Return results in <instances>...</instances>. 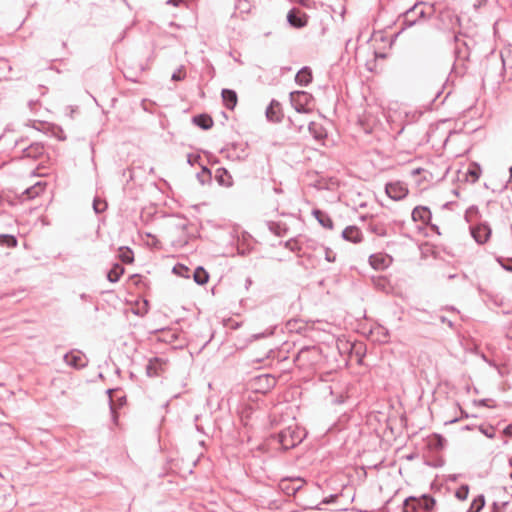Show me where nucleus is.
<instances>
[{"instance_id":"obj_1","label":"nucleus","mask_w":512,"mask_h":512,"mask_svg":"<svg viewBox=\"0 0 512 512\" xmlns=\"http://www.w3.org/2000/svg\"><path fill=\"white\" fill-rule=\"evenodd\" d=\"M399 137H404L411 146L417 147L429 141V129L427 124L423 122L400 124L394 139Z\"/></svg>"},{"instance_id":"obj_2","label":"nucleus","mask_w":512,"mask_h":512,"mask_svg":"<svg viewBox=\"0 0 512 512\" xmlns=\"http://www.w3.org/2000/svg\"><path fill=\"white\" fill-rule=\"evenodd\" d=\"M427 4L425 2H417L411 8L406 10L401 15L402 29L412 27L422 21L429 19L436 13L434 4L428 6L429 11L426 10Z\"/></svg>"},{"instance_id":"obj_3","label":"nucleus","mask_w":512,"mask_h":512,"mask_svg":"<svg viewBox=\"0 0 512 512\" xmlns=\"http://www.w3.org/2000/svg\"><path fill=\"white\" fill-rule=\"evenodd\" d=\"M436 29L443 32H453L455 29H461L462 20L455 9L445 6L436 13Z\"/></svg>"},{"instance_id":"obj_4","label":"nucleus","mask_w":512,"mask_h":512,"mask_svg":"<svg viewBox=\"0 0 512 512\" xmlns=\"http://www.w3.org/2000/svg\"><path fill=\"white\" fill-rule=\"evenodd\" d=\"M15 148L21 151L22 159L41 160L47 156L46 147L42 142L27 144V139L21 138L15 142Z\"/></svg>"},{"instance_id":"obj_5","label":"nucleus","mask_w":512,"mask_h":512,"mask_svg":"<svg viewBox=\"0 0 512 512\" xmlns=\"http://www.w3.org/2000/svg\"><path fill=\"white\" fill-rule=\"evenodd\" d=\"M193 229L194 225L190 223L187 218L183 217L182 221L175 226L177 235L172 239V245L177 248L186 246L193 236V232L191 231Z\"/></svg>"},{"instance_id":"obj_6","label":"nucleus","mask_w":512,"mask_h":512,"mask_svg":"<svg viewBox=\"0 0 512 512\" xmlns=\"http://www.w3.org/2000/svg\"><path fill=\"white\" fill-rule=\"evenodd\" d=\"M465 49L454 48L455 61L452 67V72L459 77H463L468 71L467 62L469 61V47L466 42H462Z\"/></svg>"},{"instance_id":"obj_7","label":"nucleus","mask_w":512,"mask_h":512,"mask_svg":"<svg viewBox=\"0 0 512 512\" xmlns=\"http://www.w3.org/2000/svg\"><path fill=\"white\" fill-rule=\"evenodd\" d=\"M304 437L303 430L298 427H288L279 434V443L284 450L291 449L299 444Z\"/></svg>"},{"instance_id":"obj_8","label":"nucleus","mask_w":512,"mask_h":512,"mask_svg":"<svg viewBox=\"0 0 512 512\" xmlns=\"http://www.w3.org/2000/svg\"><path fill=\"white\" fill-rule=\"evenodd\" d=\"M434 505L435 500L428 496L409 498L404 503L403 512H418L419 509L430 511Z\"/></svg>"},{"instance_id":"obj_9","label":"nucleus","mask_w":512,"mask_h":512,"mask_svg":"<svg viewBox=\"0 0 512 512\" xmlns=\"http://www.w3.org/2000/svg\"><path fill=\"white\" fill-rule=\"evenodd\" d=\"M470 233L477 244L483 245L490 240L492 229L487 222H479L470 226Z\"/></svg>"},{"instance_id":"obj_10","label":"nucleus","mask_w":512,"mask_h":512,"mask_svg":"<svg viewBox=\"0 0 512 512\" xmlns=\"http://www.w3.org/2000/svg\"><path fill=\"white\" fill-rule=\"evenodd\" d=\"M385 193L392 200L400 201L407 197L409 189L404 182L397 180L386 183Z\"/></svg>"},{"instance_id":"obj_11","label":"nucleus","mask_w":512,"mask_h":512,"mask_svg":"<svg viewBox=\"0 0 512 512\" xmlns=\"http://www.w3.org/2000/svg\"><path fill=\"white\" fill-rule=\"evenodd\" d=\"M459 180L469 184H475L480 179L482 168L479 163L472 161L468 163L465 171H459Z\"/></svg>"},{"instance_id":"obj_12","label":"nucleus","mask_w":512,"mask_h":512,"mask_svg":"<svg viewBox=\"0 0 512 512\" xmlns=\"http://www.w3.org/2000/svg\"><path fill=\"white\" fill-rule=\"evenodd\" d=\"M265 116L268 122L281 123L284 119L282 104L278 100L272 99L266 108Z\"/></svg>"},{"instance_id":"obj_13","label":"nucleus","mask_w":512,"mask_h":512,"mask_svg":"<svg viewBox=\"0 0 512 512\" xmlns=\"http://www.w3.org/2000/svg\"><path fill=\"white\" fill-rule=\"evenodd\" d=\"M311 94L305 91H293L290 93V101L297 112H306V106L309 104Z\"/></svg>"},{"instance_id":"obj_14","label":"nucleus","mask_w":512,"mask_h":512,"mask_svg":"<svg viewBox=\"0 0 512 512\" xmlns=\"http://www.w3.org/2000/svg\"><path fill=\"white\" fill-rule=\"evenodd\" d=\"M308 18L309 16L298 8H292L287 14V22L296 29L305 27L308 24Z\"/></svg>"},{"instance_id":"obj_15","label":"nucleus","mask_w":512,"mask_h":512,"mask_svg":"<svg viewBox=\"0 0 512 512\" xmlns=\"http://www.w3.org/2000/svg\"><path fill=\"white\" fill-rule=\"evenodd\" d=\"M341 237L343 240L353 244H359L364 240V235L361 229L356 225H349L344 228L341 233Z\"/></svg>"},{"instance_id":"obj_16","label":"nucleus","mask_w":512,"mask_h":512,"mask_svg":"<svg viewBox=\"0 0 512 512\" xmlns=\"http://www.w3.org/2000/svg\"><path fill=\"white\" fill-rule=\"evenodd\" d=\"M47 187L46 182L39 181L36 184L26 188L20 195L19 200L21 202L32 200L44 193Z\"/></svg>"},{"instance_id":"obj_17","label":"nucleus","mask_w":512,"mask_h":512,"mask_svg":"<svg viewBox=\"0 0 512 512\" xmlns=\"http://www.w3.org/2000/svg\"><path fill=\"white\" fill-rule=\"evenodd\" d=\"M226 150L228 151L229 157L237 160H244L249 155L247 143L233 142L227 145Z\"/></svg>"},{"instance_id":"obj_18","label":"nucleus","mask_w":512,"mask_h":512,"mask_svg":"<svg viewBox=\"0 0 512 512\" xmlns=\"http://www.w3.org/2000/svg\"><path fill=\"white\" fill-rule=\"evenodd\" d=\"M392 263V258L384 253H375L369 256L370 266L378 271H383Z\"/></svg>"},{"instance_id":"obj_19","label":"nucleus","mask_w":512,"mask_h":512,"mask_svg":"<svg viewBox=\"0 0 512 512\" xmlns=\"http://www.w3.org/2000/svg\"><path fill=\"white\" fill-rule=\"evenodd\" d=\"M301 236L292 237L286 241H280L278 243L279 246H283L290 252L294 253L298 258H302L305 256L303 252V246L301 242Z\"/></svg>"},{"instance_id":"obj_20","label":"nucleus","mask_w":512,"mask_h":512,"mask_svg":"<svg viewBox=\"0 0 512 512\" xmlns=\"http://www.w3.org/2000/svg\"><path fill=\"white\" fill-rule=\"evenodd\" d=\"M65 362L76 369L83 368L87 365V359L85 355L79 350H73L67 353L64 357Z\"/></svg>"},{"instance_id":"obj_21","label":"nucleus","mask_w":512,"mask_h":512,"mask_svg":"<svg viewBox=\"0 0 512 512\" xmlns=\"http://www.w3.org/2000/svg\"><path fill=\"white\" fill-rule=\"evenodd\" d=\"M367 230L378 237H387L391 235V232L389 231V225H386V223L379 221L374 217H371L370 221L368 222Z\"/></svg>"},{"instance_id":"obj_22","label":"nucleus","mask_w":512,"mask_h":512,"mask_svg":"<svg viewBox=\"0 0 512 512\" xmlns=\"http://www.w3.org/2000/svg\"><path fill=\"white\" fill-rule=\"evenodd\" d=\"M308 130L316 141L320 142L322 145H325V141L327 140L328 137V132L322 123L311 121L308 125Z\"/></svg>"},{"instance_id":"obj_23","label":"nucleus","mask_w":512,"mask_h":512,"mask_svg":"<svg viewBox=\"0 0 512 512\" xmlns=\"http://www.w3.org/2000/svg\"><path fill=\"white\" fill-rule=\"evenodd\" d=\"M414 222H421L423 225L430 224L432 213L426 206H416L411 213Z\"/></svg>"},{"instance_id":"obj_24","label":"nucleus","mask_w":512,"mask_h":512,"mask_svg":"<svg viewBox=\"0 0 512 512\" xmlns=\"http://www.w3.org/2000/svg\"><path fill=\"white\" fill-rule=\"evenodd\" d=\"M222 102L228 110H234L238 103V95L235 90L224 88L221 91Z\"/></svg>"},{"instance_id":"obj_25","label":"nucleus","mask_w":512,"mask_h":512,"mask_svg":"<svg viewBox=\"0 0 512 512\" xmlns=\"http://www.w3.org/2000/svg\"><path fill=\"white\" fill-rule=\"evenodd\" d=\"M312 215L315 217V219L318 221V223L327 230H333L334 229V222L330 215L318 208H315L312 210Z\"/></svg>"},{"instance_id":"obj_26","label":"nucleus","mask_w":512,"mask_h":512,"mask_svg":"<svg viewBox=\"0 0 512 512\" xmlns=\"http://www.w3.org/2000/svg\"><path fill=\"white\" fill-rule=\"evenodd\" d=\"M357 125L365 134H371L376 125V119L370 114H363L358 118Z\"/></svg>"},{"instance_id":"obj_27","label":"nucleus","mask_w":512,"mask_h":512,"mask_svg":"<svg viewBox=\"0 0 512 512\" xmlns=\"http://www.w3.org/2000/svg\"><path fill=\"white\" fill-rule=\"evenodd\" d=\"M268 230L277 237H284L288 234L290 228L287 223L283 221H267L266 222Z\"/></svg>"},{"instance_id":"obj_28","label":"nucleus","mask_w":512,"mask_h":512,"mask_svg":"<svg viewBox=\"0 0 512 512\" xmlns=\"http://www.w3.org/2000/svg\"><path fill=\"white\" fill-rule=\"evenodd\" d=\"M303 480L300 478L296 479H283L280 482V488L282 491L288 495L294 494L303 486Z\"/></svg>"},{"instance_id":"obj_29","label":"nucleus","mask_w":512,"mask_h":512,"mask_svg":"<svg viewBox=\"0 0 512 512\" xmlns=\"http://www.w3.org/2000/svg\"><path fill=\"white\" fill-rule=\"evenodd\" d=\"M79 7L85 8L89 13H94L105 7L107 0H72Z\"/></svg>"},{"instance_id":"obj_30","label":"nucleus","mask_w":512,"mask_h":512,"mask_svg":"<svg viewBox=\"0 0 512 512\" xmlns=\"http://www.w3.org/2000/svg\"><path fill=\"white\" fill-rule=\"evenodd\" d=\"M192 123L205 131L210 130L214 125L213 118L207 113L194 115L192 117Z\"/></svg>"},{"instance_id":"obj_31","label":"nucleus","mask_w":512,"mask_h":512,"mask_svg":"<svg viewBox=\"0 0 512 512\" xmlns=\"http://www.w3.org/2000/svg\"><path fill=\"white\" fill-rule=\"evenodd\" d=\"M214 177L220 186L231 187L233 185L232 176L224 167L217 168Z\"/></svg>"},{"instance_id":"obj_32","label":"nucleus","mask_w":512,"mask_h":512,"mask_svg":"<svg viewBox=\"0 0 512 512\" xmlns=\"http://www.w3.org/2000/svg\"><path fill=\"white\" fill-rule=\"evenodd\" d=\"M313 80L312 70L308 66L302 67L295 76V82L300 86H307Z\"/></svg>"},{"instance_id":"obj_33","label":"nucleus","mask_w":512,"mask_h":512,"mask_svg":"<svg viewBox=\"0 0 512 512\" xmlns=\"http://www.w3.org/2000/svg\"><path fill=\"white\" fill-rule=\"evenodd\" d=\"M371 280L374 287L379 291L389 293L392 290L391 282L386 276H373Z\"/></svg>"},{"instance_id":"obj_34","label":"nucleus","mask_w":512,"mask_h":512,"mask_svg":"<svg viewBox=\"0 0 512 512\" xmlns=\"http://www.w3.org/2000/svg\"><path fill=\"white\" fill-rule=\"evenodd\" d=\"M165 366H166L165 361H163L162 359H159V358H155V359L150 360L148 367H147V372L150 376H156V375H159L162 372H164Z\"/></svg>"},{"instance_id":"obj_35","label":"nucleus","mask_w":512,"mask_h":512,"mask_svg":"<svg viewBox=\"0 0 512 512\" xmlns=\"http://www.w3.org/2000/svg\"><path fill=\"white\" fill-rule=\"evenodd\" d=\"M129 283L132 284L139 292H145L149 289V283L146 278L140 274H133L129 277Z\"/></svg>"},{"instance_id":"obj_36","label":"nucleus","mask_w":512,"mask_h":512,"mask_svg":"<svg viewBox=\"0 0 512 512\" xmlns=\"http://www.w3.org/2000/svg\"><path fill=\"white\" fill-rule=\"evenodd\" d=\"M130 309L134 315L143 317L149 310V302L146 299H139L131 306Z\"/></svg>"},{"instance_id":"obj_37","label":"nucleus","mask_w":512,"mask_h":512,"mask_svg":"<svg viewBox=\"0 0 512 512\" xmlns=\"http://www.w3.org/2000/svg\"><path fill=\"white\" fill-rule=\"evenodd\" d=\"M124 272L125 268L121 264L114 263L112 268L107 273V279L111 283H116L120 280Z\"/></svg>"},{"instance_id":"obj_38","label":"nucleus","mask_w":512,"mask_h":512,"mask_svg":"<svg viewBox=\"0 0 512 512\" xmlns=\"http://www.w3.org/2000/svg\"><path fill=\"white\" fill-rule=\"evenodd\" d=\"M118 251H119V253H118L117 258L123 264H132L134 262V252L130 247L121 246V247H119Z\"/></svg>"},{"instance_id":"obj_39","label":"nucleus","mask_w":512,"mask_h":512,"mask_svg":"<svg viewBox=\"0 0 512 512\" xmlns=\"http://www.w3.org/2000/svg\"><path fill=\"white\" fill-rule=\"evenodd\" d=\"M192 276L198 285H205L209 281V273L202 266H198Z\"/></svg>"},{"instance_id":"obj_40","label":"nucleus","mask_w":512,"mask_h":512,"mask_svg":"<svg viewBox=\"0 0 512 512\" xmlns=\"http://www.w3.org/2000/svg\"><path fill=\"white\" fill-rule=\"evenodd\" d=\"M18 240L14 235L11 234H0V246L7 248H16Z\"/></svg>"},{"instance_id":"obj_41","label":"nucleus","mask_w":512,"mask_h":512,"mask_svg":"<svg viewBox=\"0 0 512 512\" xmlns=\"http://www.w3.org/2000/svg\"><path fill=\"white\" fill-rule=\"evenodd\" d=\"M172 272L174 274H176L177 276H180V277H183V278H190L191 270L185 264L177 263L173 267Z\"/></svg>"},{"instance_id":"obj_42","label":"nucleus","mask_w":512,"mask_h":512,"mask_svg":"<svg viewBox=\"0 0 512 512\" xmlns=\"http://www.w3.org/2000/svg\"><path fill=\"white\" fill-rule=\"evenodd\" d=\"M201 167H202V170H201V172L197 173V179L199 180V182L201 184L210 183L212 180L211 170L203 165Z\"/></svg>"},{"instance_id":"obj_43","label":"nucleus","mask_w":512,"mask_h":512,"mask_svg":"<svg viewBox=\"0 0 512 512\" xmlns=\"http://www.w3.org/2000/svg\"><path fill=\"white\" fill-rule=\"evenodd\" d=\"M384 330V327L380 323L375 322L373 327H371L369 330L370 337L375 341H381L382 339L377 337L376 334L383 333L384 338H386V332Z\"/></svg>"},{"instance_id":"obj_44","label":"nucleus","mask_w":512,"mask_h":512,"mask_svg":"<svg viewBox=\"0 0 512 512\" xmlns=\"http://www.w3.org/2000/svg\"><path fill=\"white\" fill-rule=\"evenodd\" d=\"M93 209L96 214L103 213L107 209V202L99 197L93 200Z\"/></svg>"},{"instance_id":"obj_45","label":"nucleus","mask_w":512,"mask_h":512,"mask_svg":"<svg viewBox=\"0 0 512 512\" xmlns=\"http://www.w3.org/2000/svg\"><path fill=\"white\" fill-rule=\"evenodd\" d=\"M186 77V70L184 66H180L173 74L171 79L173 81H182Z\"/></svg>"},{"instance_id":"obj_46","label":"nucleus","mask_w":512,"mask_h":512,"mask_svg":"<svg viewBox=\"0 0 512 512\" xmlns=\"http://www.w3.org/2000/svg\"><path fill=\"white\" fill-rule=\"evenodd\" d=\"M479 210L477 206L469 207L465 212V219L467 222H472L473 217H478Z\"/></svg>"},{"instance_id":"obj_47","label":"nucleus","mask_w":512,"mask_h":512,"mask_svg":"<svg viewBox=\"0 0 512 512\" xmlns=\"http://www.w3.org/2000/svg\"><path fill=\"white\" fill-rule=\"evenodd\" d=\"M200 161H201V156L199 154L189 153L187 155V162L191 166H194L196 164L202 166Z\"/></svg>"},{"instance_id":"obj_48","label":"nucleus","mask_w":512,"mask_h":512,"mask_svg":"<svg viewBox=\"0 0 512 512\" xmlns=\"http://www.w3.org/2000/svg\"><path fill=\"white\" fill-rule=\"evenodd\" d=\"M51 132H52V134H53L56 138H58L59 140H62V141H63V140H65V139H66V136H65V134H64V131H63V130H62V128H61V127H59V126L53 125V126L51 127Z\"/></svg>"},{"instance_id":"obj_49","label":"nucleus","mask_w":512,"mask_h":512,"mask_svg":"<svg viewBox=\"0 0 512 512\" xmlns=\"http://www.w3.org/2000/svg\"><path fill=\"white\" fill-rule=\"evenodd\" d=\"M325 251V260L327 262L333 263L336 261V253L329 247H324Z\"/></svg>"},{"instance_id":"obj_50","label":"nucleus","mask_w":512,"mask_h":512,"mask_svg":"<svg viewBox=\"0 0 512 512\" xmlns=\"http://www.w3.org/2000/svg\"><path fill=\"white\" fill-rule=\"evenodd\" d=\"M453 34V37H452V42L454 43L455 47L454 48H460V42L462 40H460V36L461 35H464L461 30L458 28V29H455V31L451 32Z\"/></svg>"},{"instance_id":"obj_51","label":"nucleus","mask_w":512,"mask_h":512,"mask_svg":"<svg viewBox=\"0 0 512 512\" xmlns=\"http://www.w3.org/2000/svg\"><path fill=\"white\" fill-rule=\"evenodd\" d=\"M386 225H389V231L391 232V235L396 234V227L398 226L400 229L404 227V222L401 221H392L391 223H386Z\"/></svg>"},{"instance_id":"obj_52","label":"nucleus","mask_w":512,"mask_h":512,"mask_svg":"<svg viewBox=\"0 0 512 512\" xmlns=\"http://www.w3.org/2000/svg\"><path fill=\"white\" fill-rule=\"evenodd\" d=\"M484 505V500L483 499H477V500H474V502L472 503L471 507H470V512H478Z\"/></svg>"},{"instance_id":"obj_53","label":"nucleus","mask_w":512,"mask_h":512,"mask_svg":"<svg viewBox=\"0 0 512 512\" xmlns=\"http://www.w3.org/2000/svg\"><path fill=\"white\" fill-rule=\"evenodd\" d=\"M291 3H297L302 7L311 8V0H288Z\"/></svg>"},{"instance_id":"obj_54","label":"nucleus","mask_w":512,"mask_h":512,"mask_svg":"<svg viewBox=\"0 0 512 512\" xmlns=\"http://www.w3.org/2000/svg\"><path fill=\"white\" fill-rule=\"evenodd\" d=\"M259 382H266L267 384L273 385L275 382V379L269 375H262L258 377Z\"/></svg>"},{"instance_id":"obj_55","label":"nucleus","mask_w":512,"mask_h":512,"mask_svg":"<svg viewBox=\"0 0 512 512\" xmlns=\"http://www.w3.org/2000/svg\"><path fill=\"white\" fill-rule=\"evenodd\" d=\"M499 263L506 271L512 272V259H509L507 262H503L499 260Z\"/></svg>"},{"instance_id":"obj_56","label":"nucleus","mask_w":512,"mask_h":512,"mask_svg":"<svg viewBox=\"0 0 512 512\" xmlns=\"http://www.w3.org/2000/svg\"><path fill=\"white\" fill-rule=\"evenodd\" d=\"M426 226H428L430 228V230L433 231L434 233H436L437 235H441V232H440V229H439L438 225L433 224V223L430 222V224H427Z\"/></svg>"},{"instance_id":"obj_57","label":"nucleus","mask_w":512,"mask_h":512,"mask_svg":"<svg viewBox=\"0 0 512 512\" xmlns=\"http://www.w3.org/2000/svg\"><path fill=\"white\" fill-rule=\"evenodd\" d=\"M38 104H39L38 100H36V101L31 100L28 102V105H29V108L31 111H36Z\"/></svg>"},{"instance_id":"obj_58","label":"nucleus","mask_w":512,"mask_h":512,"mask_svg":"<svg viewBox=\"0 0 512 512\" xmlns=\"http://www.w3.org/2000/svg\"><path fill=\"white\" fill-rule=\"evenodd\" d=\"M503 432L506 436L512 437V425H508Z\"/></svg>"},{"instance_id":"obj_59","label":"nucleus","mask_w":512,"mask_h":512,"mask_svg":"<svg viewBox=\"0 0 512 512\" xmlns=\"http://www.w3.org/2000/svg\"><path fill=\"white\" fill-rule=\"evenodd\" d=\"M444 309H445V310L452 311V312L457 313V314H459V313H460V312H459L455 307H453V306H446Z\"/></svg>"},{"instance_id":"obj_60","label":"nucleus","mask_w":512,"mask_h":512,"mask_svg":"<svg viewBox=\"0 0 512 512\" xmlns=\"http://www.w3.org/2000/svg\"><path fill=\"white\" fill-rule=\"evenodd\" d=\"M179 2H180V0H168V3L173 4L174 6H178Z\"/></svg>"},{"instance_id":"obj_61","label":"nucleus","mask_w":512,"mask_h":512,"mask_svg":"<svg viewBox=\"0 0 512 512\" xmlns=\"http://www.w3.org/2000/svg\"><path fill=\"white\" fill-rule=\"evenodd\" d=\"M252 284V280L250 278L246 279V287Z\"/></svg>"},{"instance_id":"obj_62","label":"nucleus","mask_w":512,"mask_h":512,"mask_svg":"<svg viewBox=\"0 0 512 512\" xmlns=\"http://www.w3.org/2000/svg\"><path fill=\"white\" fill-rule=\"evenodd\" d=\"M509 172H510L509 182H512V166L510 167Z\"/></svg>"},{"instance_id":"obj_63","label":"nucleus","mask_w":512,"mask_h":512,"mask_svg":"<svg viewBox=\"0 0 512 512\" xmlns=\"http://www.w3.org/2000/svg\"><path fill=\"white\" fill-rule=\"evenodd\" d=\"M419 173H420V169L419 168L412 171L413 175H416V174H419Z\"/></svg>"},{"instance_id":"obj_64","label":"nucleus","mask_w":512,"mask_h":512,"mask_svg":"<svg viewBox=\"0 0 512 512\" xmlns=\"http://www.w3.org/2000/svg\"><path fill=\"white\" fill-rule=\"evenodd\" d=\"M440 320H441V321H444V320H447V319H446V317H445V316H441V317H440Z\"/></svg>"}]
</instances>
